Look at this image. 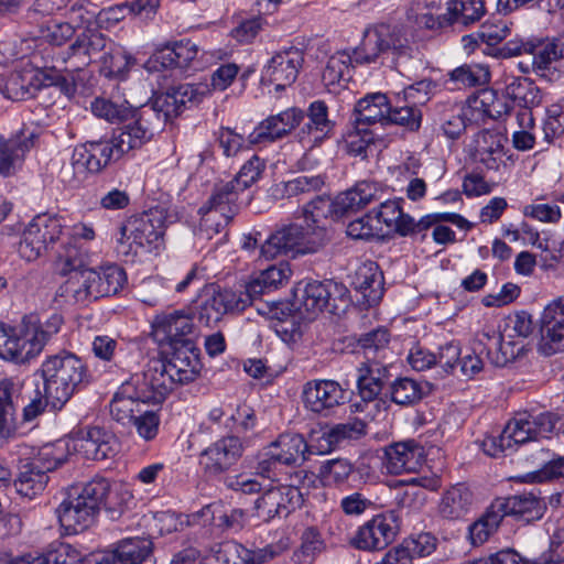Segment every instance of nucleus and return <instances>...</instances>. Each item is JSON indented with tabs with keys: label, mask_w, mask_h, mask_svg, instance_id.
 Returning a JSON list of instances; mask_svg holds the SVG:
<instances>
[{
	"label": "nucleus",
	"mask_w": 564,
	"mask_h": 564,
	"mask_svg": "<svg viewBox=\"0 0 564 564\" xmlns=\"http://www.w3.org/2000/svg\"><path fill=\"white\" fill-rule=\"evenodd\" d=\"M410 51L406 39L391 32L389 26L380 25L366 32L362 43L354 50L352 55L346 51L333 54L327 59L322 80L332 91L333 88L345 86L351 79L354 64H369L381 54H391L398 68L411 56Z\"/></svg>",
	"instance_id": "f257e3e1"
},
{
	"label": "nucleus",
	"mask_w": 564,
	"mask_h": 564,
	"mask_svg": "<svg viewBox=\"0 0 564 564\" xmlns=\"http://www.w3.org/2000/svg\"><path fill=\"white\" fill-rule=\"evenodd\" d=\"M44 393L52 408L61 410L70 398L90 382L85 361L70 351L48 356L42 364Z\"/></svg>",
	"instance_id": "f03ea898"
},
{
	"label": "nucleus",
	"mask_w": 564,
	"mask_h": 564,
	"mask_svg": "<svg viewBox=\"0 0 564 564\" xmlns=\"http://www.w3.org/2000/svg\"><path fill=\"white\" fill-rule=\"evenodd\" d=\"M111 494V486L107 479L90 480L56 509L61 525L74 534L88 529L95 522L101 508H113Z\"/></svg>",
	"instance_id": "7ed1b4c3"
},
{
	"label": "nucleus",
	"mask_w": 564,
	"mask_h": 564,
	"mask_svg": "<svg viewBox=\"0 0 564 564\" xmlns=\"http://www.w3.org/2000/svg\"><path fill=\"white\" fill-rule=\"evenodd\" d=\"M329 237L327 229L323 226L304 227L299 224L285 225L273 234L261 245L260 256L267 260L279 256L316 253L323 249Z\"/></svg>",
	"instance_id": "20e7f679"
},
{
	"label": "nucleus",
	"mask_w": 564,
	"mask_h": 564,
	"mask_svg": "<svg viewBox=\"0 0 564 564\" xmlns=\"http://www.w3.org/2000/svg\"><path fill=\"white\" fill-rule=\"evenodd\" d=\"M120 158L111 140L88 141L74 149L70 163L61 170L62 181L76 187L87 178L88 174L99 173L111 161Z\"/></svg>",
	"instance_id": "39448f33"
},
{
	"label": "nucleus",
	"mask_w": 564,
	"mask_h": 564,
	"mask_svg": "<svg viewBox=\"0 0 564 564\" xmlns=\"http://www.w3.org/2000/svg\"><path fill=\"white\" fill-rule=\"evenodd\" d=\"M295 301L297 310L311 319L325 310L336 314L348 304L349 292L343 283L334 280L311 281L296 289Z\"/></svg>",
	"instance_id": "423d86ee"
},
{
	"label": "nucleus",
	"mask_w": 564,
	"mask_h": 564,
	"mask_svg": "<svg viewBox=\"0 0 564 564\" xmlns=\"http://www.w3.org/2000/svg\"><path fill=\"white\" fill-rule=\"evenodd\" d=\"M63 224L56 216L36 215L23 231L18 252L26 261H34L43 256L63 234Z\"/></svg>",
	"instance_id": "0eeeda50"
},
{
	"label": "nucleus",
	"mask_w": 564,
	"mask_h": 564,
	"mask_svg": "<svg viewBox=\"0 0 564 564\" xmlns=\"http://www.w3.org/2000/svg\"><path fill=\"white\" fill-rule=\"evenodd\" d=\"M165 230V213L162 208H152L141 215L131 217L119 229L118 242L132 240L142 248L156 249L163 240Z\"/></svg>",
	"instance_id": "6e6552de"
},
{
	"label": "nucleus",
	"mask_w": 564,
	"mask_h": 564,
	"mask_svg": "<svg viewBox=\"0 0 564 564\" xmlns=\"http://www.w3.org/2000/svg\"><path fill=\"white\" fill-rule=\"evenodd\" d=\"M303 501L304 494L295 485L271 486L254 501V514L259 520L270 522L275 518L288 517Z\"/></svg>",
	"instance_id": "1a4fd4ad"
},
{
	"label": "nucleus",
	"mask_w": 564,
	"mask_h": 564,
	"mask_svg": "<svg viewBox=\"0 0 564 564\" xmlns=\"http://www.w3.org/2000/svg\"><path fill=\"white\" fill-rule=\"evenodd\" d=\"M160 120L148 109H139L133 119L115 130L111 142L117 153L123 154L141 149L160 130Z\"/></svg>",
	"instance_id": "9d476101"
},
{
	"label": "nucleus",
	"mask_w": 564,
	"mask_h": 564,
	"mask_svg": "<svg viewBox=\"0 0 564 564\" xmlns=\"http://www.w3.org/2000/svg\"><path fill=\"white\" fill-rule=\"evenodd\" d=\"M399 529L397 511L379 513L358 529L351 544L362 551H381L394 541Z\"/></svg>",
	"instance_id": "9b49d317"
},
{
	"label": "nucleus",
	"mask_w": 564,
	"mask_h": 564,
	"mask_svg": "<svg viewBox=\"0 0 564 564\" xmlns=\"http://www.w3.org/2000/svg\"><path fill=\"white\" fill-rule=\"evenodd\" d=\"M41 351V343L36 339L34 328L24 325V318L19 327L0 323V358L15 364H25Z\"/></svg>",
	"instance_id": "f8f14e48"
},
{
	"label": "nucleus",
	"mask_w": 564,
	"mask_h": 564,
	"mask_svg": "<svg viewBox=\"0 0 564 564\" xmlns=\"http://www.w3.org/2000/svg\"><path fill=\"white\" fill-rule=\"evenodd\" d=\"M554 429L551 413H540L536 416L527 413L519 414L507 423L499 436V447L505 449L512 444H524L538 438H546Z\"/></svg>",
	"instance_id": "ddd939ff"
},
{
	"label": "nucleus",
	"mask_w": 564,
	"mask_h": 564,
	"mask_svg": "<svg viewBox=\"0 0 564 564\" xmlns=\"http://www.w3.org/2000/svg\"><path fill=\"white\" fill-rule=\"evenodd\" d=\"M129 382L149 404H161L177 384L162 359L150 360L141 375L133 376Z\"/></svg>",
	"instance_id": "4468645a"
},
{
	"label": "nucleus",
	"mask_w": 564,
	"mask_h": 564,
	"mask_svg": "<svg viewBox=\"0 0 564 564\" xmlns=\"http://www.w3.org/2000/svg\"><path fill=\"white\" fill-rule=\"evenodd\" d=\"M109 41L107 36L97 29L87 28L80 32L75 41L68 46L65 53H62L59 58L63 64L74 59L70 67H64L66 72L80 70L88 66L90 63L96 62L106 51Z\"/></svg>",
	"instance_id": "2eb2a0df"
},
{
	"label": "nucleus",
	"mask_w": 564,
	"mask_h": 564,
	"mask_svg": "<svg viewBox=\"0 0 564 564\" xmlns=\"http://www.w3.org/2000/svg\"><path fill=\"white\" fill-rule=\"evenodd\" d=\"M242 453L243 444L238 436H225L200 453L199 465L207 476H219L236 465Z\"/></svg>",
	"instance_id": "dca6fc26"
},
{
	"label": "nucleus",
	"mask_w": 564,
	"mask_h": 564,
	"mask_svg": "<svg viewBox=\"0 0 564 564\" xmlns=\"http://www.w3.org/2000/svg\"><path fill=\"white\" fill-rule=\"evenodd\" d=\"M304 63V52L295 46L282 48L274 53L264 66L262 80L283 90L292 85Z\"/></svg>",
	"instance_id": "f3484780"
},
{
	"label": "nucleus",
	"mask_w": 564,
	"mask_h": 564,
	"mask_svg": "<svg viewBox=\"0 0 564 564\" xmlns=\"http://www.w3.org/2000/svg\"><path fill=\"white\" fill-rule=\"evenodd\" d=\"M306 410L327 416L347 401L345 389L334 380H312L305 383L302 392Z\"/></svg>",
	"instance_id": "a211bd4d"
},
{
	"label": "nucleus",
	"mask_w": 564,
	"mask_h": 564,
	"mask_svg": "<svg viewBox=\"0 0 564 564\" xmlns=\"http://www.w3.org/2000/svg\"><path fill=\"white\" fill-rule=\"evenodd\" d=\"M304 112L297 108H290L278 115H272L258 123L248 135L250 144L272 143L283 139L292 132L303 120Z\"/></svg>",
	"instance_id": "6ab92c4d"
},
{
	"label": "nucleus",
	"mask_w": 564,
	"mask_h": 564,
	"mask_svg": "<svg viewBox=\"0 0 564 564\" xmlns=\"http://www.w3.org/2000/svg\"><path fill=\"white\" fill-rule=\"evenodd\" d=\"M162 360L177 384L193 382L202 370L199 349L194 341L170 347V351Z\"/></svg>",
	"instance_id": "aec40b11"
},
{
	"label": "nucleus",
	"mask_w": 564,
	"mask_h": 564,
	"mask_svg": "<svg viewBox=\"0 0 564 564\" xmlns=\"http://www.w3.org/2000/svg\"><path fill=\"white\" fill-rule=\"evenodd\" d=\"M194 324L189 316L180 312L158 315L152 324V335L160 345L181 346L194 341Z\"/></svg>",
	"instance_id": "412c9836"
},
{
	"label": "nucleus",
	"mask_w": 564,
	"mask_h": 564,
	"mask_svg": "<svg viewBox=\"0 0 564 564\" xmlns=\"http://www.w3.org/2000/svg\"><path fill=\"white\" fill-rule=\"evenodd\" d=\"M249 304L242 292L238 294L229 289L218 290L200 304L197 318L200 324L209 327L218 323L225 314L241 312Z\"/></svg>",
	"instance_id": "4be33fe9"
},
{
	"label": "nucleus",
	"mask_w": 564,
	"mask_h": 564,
	"mask_svg": "<svg viewBox=\"0 0 564 564\" xmlns=\"http://www.w3.org/2000/svg\"><path fill=\"white\" fill-rule=\"evenodd\" d=\"M425 459V449L414 440L393 443L384 449V466L391 475L416 471Z\"/></svg>",
	"instance_id": "5701e85b"
},
{
	"label": "nucleus",
	"mask_w": 564,
	"mask_h": 564,
	"mask_svg": "<svg viewBox=\"0 0 564 564\" xmlns=\"http://www.w3.org/2000/svg\"><path fill=\"white\" fill-rule=\"evenodd\" d=\"M485 13L482 0H451L447 2V14L435 19L432 14H424V24L426 28H443L449 24H460L467 26Z\"/></svg>",
	"instance_id": "b1692460"
},
{
	"label": "nucleus",
	"mask_w": 564,
	"mask_h": 564,
	"mask_svg": "<svg viewBox=\"0 0 564 564\" xmlns=\"http://www.w3.org/2000/svg\"><path fill=\"white\" fill-rule=\"evenodd\" d=\"M76 447L88 459L104 460L118 453L119 442L110 431L100 426H91L82 431Z\"/></svg>",
	"instance_id": "393cba45"
},
{
	"label": "nucleus",
	"mask_w": 564,
	"mask_h": 564,
	"mask_svg": "<svg viewBox=\"0 0 564 564\" xmlns=\"http://www.w3.org/2000/svg\"><path fill=\"white\" fill-rule=\"evenodd\" d=\"M145 404H149V402L141 398V394L129 381H126L110 402V414L115 421L123 426L131 425Z\"/></svg>",
	"instance_id": "a878e982"
},
{
	"label": "nucleus",
	"mask_w": 564,
	"mask_h": 564,
	"mask_svg": "<svg viewBox=\"0 0 564 564\" xmlns=\"http://www.w3.org/2000/svg\"><path fill=\"white\" fill-rule=\"evenodd\" d=\"M291 269L288 263L280 262L260 272V274L246 285L242 292L249 305L261 295L278 290L288 283L291 276Z\"/></svg>",
	"instance_id": "bb28decb"
},
{
	"label": "nucleus",
	"mask_w": 564,
	"mask_h": 564,
	"mask_svg": "<svg viewBox=\"0 0 564 564\" xmlns=\"http://www.w3.org/2000/svg\"><path fill=\"white\" fill-rule=\"evenodd\" d=\"M498 329L500 338L499 350L503 355V359L500 360L499 356L496 355V366L508 361V347L512 348L516 345V338H525L533 332V322L530 314L519 312L506 316L499 323Z\"/></svg>",
	"instance_id": "cd10ccee"
},
{
	"label": "nucleus",
	"mask_w": 564,
	"mask_h": 564,
	"mask_svg": "<svg viewBox=\"0 0 564 564\" xmlns=\"http://www.w3.org/2000/svg\"><path fill=\"white\" fill-rule=\"evenodd\" d=\"M499 510L502 516H513L529 523L543 517L546 505L538 494L530 491L506 498Z\"/></svg>",
	"instance_id": "c85d7f7f"
},
{
	"label": "nucleus",
	"mask_w": 564,
	"mask_h": 564,
	"mask_svg": "<svg viewBox=\"0 0 564 564\" xmlns=\"http://www.w3.org/2000/svg\"><path fill=\"white\" fill-rule=\"evenodd\" d=\"M531 457L536 469L522 476V482L535 484L564 478V456H557L536 445Z\"/></svg>",
	"instance_id": "c756f323"
},
{
	"label": "nucleus",
	"mask_w": 564,
	"mask_h": 564,
	"mask_svg": "<svg viewBox=\"0 0 564 564\" xmlns=\"http://www.w3.org/2000/svg\"><path fill=\"white\" fill-rule=\"evenodd\" d=\"M378 189L375 184L360 182L350 189L339 193L335 198V219L356 213L376 202Z\"/></svg>",
	"instance_id": "7c9ffc66"
},
{
	"label": "nucleus",
	"mask_w": 564,
	"mask_h": 564,
	"mask_svg": "<svg viewBox=\"0 0 564 564\" xmlns=\"http://www.w3.org/2000/svg\"><path fill=\"white\" fill-rule=\"evenodd\" d=\"M474 501L470 488L465 484H456L443 494L438 512L444 519L459 520L470 512Z\"/></svg>",
	"instance_id": "2f4dec72"
},
{
	"label": "nucleus",
	"mask_w": 564,
	"mask_h": 564,
	"mask_svg": "<svg viewBox=\"0 0 564 564\" xmlns=\"http://www.w3.org/2000/svg\"><path fill=\"white\" fill-rule=\"evenodd\" d=\"M352 285L368 305L377 304L383 295V276L373 261H366L355 272Z\"/></svg>",
	"instance_id": "473e14b6"
},
{
	"label": "nucleus",
	"mask_w": 564,
	"mask_h": 564,
	"mask_svg": "<svg viewBox=\"0 0 564 564\" xmlns=\"http://www.w3.org/2000/svg\"><path fill=\"white\" fill-rule=\"evenodd\" d=\"M390 102L381 93L369 94L359 99L355 106V122L357 127L375 123L388 124Z\"/></svg>",
	"instance_id": "72a5a7b5"
},
{
	"label": "nucleus",
	"mask_w": 564,
	"mask_h": 564,
	"mask_svg": "<svg viewBox=\"0 0 564 564\" xmlns=\"http://www.w3.org/2000/svg\"><path fill=\"white\" fill-rule=\"evenodd\" d=\"M276 460L282 465L292 466L307 459L310 447L305 438L296 433H283L270 444Z\"/></svg>",
	"instance_id": "f704fd0d"
},
{
	"label": "nucleus",
	"mask_w": 564,
	"mask_h": 564,
	"mask_svg": "<svg viewBox=\"0 0 564 564\" xmlns=\"http://www.w3.org/2000/svg\"><path fill=\"white\" fill-rule=\"evenodd\" d=\"M22 384L13 378L0 380V435L9 436L14 431L15 411Z\"/></svg>",
	"instance_id": "c9c22d12"
},
{
	"label": "nucleus",
	"mask_w": 564,
	"mask_h": 564,
	"mask_svg": "<svg viewBox=\"0 0 564 564\" xmlns=\"http://www.w3.org/2000/svg\"><path fill=\"white\" fill-rule=\"evenodd\" d=\"M198 46L191 40H181L173 45H165L154 54V59L160 63L163 68H181L192 67L193 62L197 57Z\"/></svg>",
	"instance_id": "e433bc0d"
},
{
	"label": "nucleus",
	"mask_w": 564,
	"mask_h": 564,
	"mask_svg": "<svg viewBox=\"0 0 564 564\" xmlns=\"http://www.w3.org/2000/svg\"><path fill=\"white\" fill-rule=\"evenodd\" d=\"M69 279L64 284L65 294L70 297L74 303L87 305L89 302L99 299L95 294V270L83 269L69 274Z\"/></svg>",
	"instance_id": "4c0bfd02"
},
{
	"label": "nucleus",
	"mask_w": 564,
	"mask_h": 564,
	"mask_svg": "<svg viewBox=\"0 0 564 564\" xmlns=\"http://www.w3.org/2000/svg\"><path fill=\"white\" fill-rule=\"evenodd\" d=\"M153 542L148 536L127 538L118 542L112 557L121 564H142L152 554Z\"/></svg>",
	"instance_id": "58836bf2"
},
{
	"label": "nucleus",
	"mask_w": 564,
	"mask_h": 564,
	"mask_svg": "<svg viewBox=\"0 0 564 564\" xmlns=\"http://www.w3.org/2000/svg\"><path fill=\"white\" fill-rule=\"evenodd\" d=\"M386 371L378 362H362L358 368L357 388L364 401H373L381 393Z\"/></svg>",
	"instance_id": "ea45409f"
},
{
	"label": "nucleus",
	"mask_w": 564,
	"mask_h": 564,
	"mask_svg": "<svg viewBox=\"0 0 564 564\" xmlns=\"http://www.w3.org/2000/svg\"><path fill=\"white\" fill-rule=\"evenodd\" d=\"M527 53L532 56L533 72L542 77L552 68V64L561 58V45L555 41H529Z\"/></svg>",
	"instance_id": "a19ab883"
},
{
	"label": "nucleus",
	"mask_w": 564,
	"mask_h": 564,
	"mask_svg": "<svg viewBox=\"0 0 564 564\" xmlns=\"http://www.w3.org/2000/svg\"><path fill=\"white\" fill-rule=\"evenodd\" d=\"M32 145L31 138L20 135L6 139L0 134V176L8 177L14 174L17 163Z\"/></svg>",
	"instance_id": "79ce46f5"
},
{
	"label": "nucleus",
	"mask_w": 564,
	"mask_h": 564,
	"mask_svg": "<svg viewBox=\"0 0 564 564\" xmlns=\"http://www.w3.org/2000/svg\"><path fill=\"white\" fill-rule=\"evenodd\" d=\"M47 481L48 476L46 474L26 462L20 466L13 485L20 496L32 499L44 490Z\"/></svg>",
	"instance_id": "37998d69"
},
{
	"label": "nucleus",
	"mask_w": 564,
	"mask_h": 564,
	"mask_svg": "<svg viewBox=\"0 0 564 564\" xmlns=\"http://www.w3.org/2000/svg\"><path fill=\"white\" fill-rule=\"evenodd\" d=\"M87 262V252L75 240L68 239L57 251L56 268L61 275L88 269Z\"/></svg>",
	"instance_id": "c03bdc74"
},
{
	"label": "nucleus",
	"mask_w": 564,
	"mask_h": 564,
	"mask_svg": "<svg viewBox=\"0 0 564 564\" xmlns=\"http://www.w3.org/2000/svg\"><path fill=\"white\" fill-rule=\"evenodd\" d=\"M564 349V324L541 316L540 340L538 350L544 356H552Z\"/></svg>",
	"instance_id": "a18cd8bd"
},
{
	"label": "nucleus",
	"mask_w": 564,
	"mask_h": 564,
	"mask_svg": "<svg viewBox=\"0 0 564 564\" xmlns=\"http://www.w3.org/2000/svg\"><path fill=\"white\" fill-rule=\"evenodd\" d=\"M240 191L236 187V184L231 181L216 184L207 200V207L205 212H213L223 215L235 216L237 212V199Z\"/></svg>",
	"instance_id": "49530a36"
},
{
	"label": "nucleus",
	"mask_w": 564,
	"mask_h": 564,
	"mask_svg": "<svg viewBox=\"0 0 564 564\" xmlns=\"http://www.w3.org/2000/svg\"><path fill=\"white\" fill-rule=\"evenodd\" d=\"M307 118L308 121L302 128V132L315 133L314 141L323 140L334 128V122L328 119V108L324 101L312 102L308 107Z\"/></svg>",
	"instance_id": "de8ad7c7"
},
{
	"label": "nucleus",
	"mask_w": 564,
	"mask_h": 564,
	"mask_svg": "<svg viewBox=\"0 0 564 564\" xmlns=\"http://www.w3.org/2000/svg\"><path fill=\"white\" fill-rule=\"evenodd\" d=\"M95 294L99 297L117 294L127 280L123 269L116 264L102 268L100 272L95 271Z\"/></svg>",
	"instance_id": "09e8293b"
},
{
	"label": "nucleus",
	"mask_w": 564,
	"mask_h": 564,
	"mask_svg": "<svg viewBox=\"0 0 564 564\" xmlns=\"http://www.w3.org/2000/svg\"><path fill=\"white\" fill-rule=\"evenodd\" d=\"M354 471V465L347 458H333L323 462L318 477L325 486L344 484Z\"/></svg>",
	"instance_id": "8fccbe9b"
},
{
	"label": "nucleus",
	"mask_w": 564,
	"mask_h": 564,
	"mask_svg": "<svg viewBox=\"0 0 564 564\" xmlns=\"http://www.w3.org/2000/svg\"><path fill=\"white\" fill-rule=\"evenodd\" d=\"M335 200L326 196H317L307 203L303 208V217L308 227L324 226L328 217L335 218Z\"/></svg>",
	"instance_id": "3c124183"
},
{
	"label": "nucleus",
	"mask_w": 564,
	"mask_h": 564,
	"mask_svg": "<svg viewBox=\"0 0 564 564\" xmlns=\"http://www.w3.org/2000/svg\"><path fill=\"white\" fill-rule=\"evenodd\" d=\"M391 400L400 405H413L424 395L422 384L411 378H398L390 389Z\"/></svg>",
	"instance_id": "603ef678"
},
{
	"label": "nucleus",
	"mask_w": 564,
	"mask_h": 564,
	"mask_svg": "<svg viewBox=\"0 0 564 564\" xmlns=\"http://www.w3.org/2000/svg\"><path fill=\"white\" fill-rule=\"evenodd\" d=\"M66 460V451L61 443L45 444L37 451V454L28 460L34 467L47 475L55 470Z\"/></svg>",
	"instance_id": "864d4df0"
},
{
	"label": "nucleus",
	"mask_w": 564,
	"mask_h": 564,
	"mask_svg": "<svg viewBox=\"0 0 564 564\" xmlns=\"http://www.w3.org/2000/svg\"><path fill=\"white\" fill-rule=\"evenodd\" d=\"M422 118L421 108L413 104L405 102L395 107L390 105L388 124H397L410 132H416L421 128Z\"/></svg>",
	"instance_id": "5fc2aeb1"
},
{
	"label": "nucleus",
	"mask_w": 564,
	"mask_h": 564,
	"mask_svg": "<svg viewBox=\"0 0 564 564\" xmlns=\"http://www.w3.org/2000/svg\"><path fill=\"white\" fill-rule=\"evenodd\" d=\"M324 183V177L322 175H302L276 185L274 188V195L278 196L280 194L281 197H294L300 194L321 189Z\"/></svg>",
	"instance_id": "6e6d98bb"
},
{
	"label": "nucleus",
	"mask_w": 564,
	"mask_h": 564,
	"mask_svg": "<svg viewBox=\"0 0 564 564\" xmlns=\"http://www.w3.org/2000/svg\"><path fill=\"white\" fill-rule=\"evenodd\" d=\"M366 434V424L362 420L352 419L338 423L324 433L328 447L337 446L347 440H357Z\"/></svg>",
	"instance_id": "4d7b16f0"
},
{
	"label": "nucleus",
	"mask_w": 564,
	"mask_h": 564,
	"mask_svg": "<svg viewBox=\"0 0 564 564\" xmlns=\"http://www.w3.org/2000/svg\"><path fill=\"white\" fill-rule=\"evenodd\" d=\"M24 325L29 328H34L36 339L41 343V350L51 339V337L59 332L61 326L64 323L63 316L54 313L44 322H41L37 315L30 314L24 317Z\"/></svg>",
	"instance_id": "13d9d810"
},
{
	"label": "nucleus",
	"mask_w": 564,
	"mask_h": 564,
	"mask_svg": "<svg viewBox=\"0 0 564 564\" xmlns=\"http://www.w3.org/2000/svg\"><path fill=\"white\" fill-rule=\"evenodd\" d=\"M199 212L203 213L199 234L207 239H213L214 236L220 235L217 243L225 241L228 236L226 228L234 216L229 214L223 215L213 212H205V206L200 207Z\"/></svg>",
	"instance_id": "bf43d9fd"
},
{
	"label": "nucleus",
	"mask_w": 564,
	"mask_h": 564,
	"mask_svg": "<svg viewBox=\"0 0 564 564\" xmlns=\"http://www.w3.org/2000/svg\"><path fill=\"white\" fill-rule=\"evenodd\" d=\"M449 77L453 82L473 87L488 84L490 82L491 72L489 65H463L452 70Z\"/></svg>",
	"instance_id": "052dcab7"
},
{
	"label": "nucleus",
	"mask_w": 564,
	"mask_h": 564,
	"mask_svg": "<svg viewBox=\"0 0 564 564\" xmlns=\"http://www.w3.org/2000/svg\"><path fill=\"white\" fill-rule=\"evenodd\" d=\"M124 101L122 104H117L110 99L106 98H96L91 102V111L98 117L102 118L109 122L123 121L129 118L132 113V110Z\"/></svg>",
	"instance_id": "680f3d73"
},
{
	"label": "nucleus",
	"mask_w": 564,
	"mask_h": 564,
	"mask_svg": "<svg viewBox=\"0 0 564 564\" xmlns=\"http://www.w3.org/2000/svg\"><path fill=\"white\" fill-rule=\"evenodd\" d=\"M140 109L151 110L160 120V129L167 120L178 116L182 111L170 89L166 93L158 95L151 105H145Z\"/></svg>",
	"instance_id": "e2e57ef3"
},
{
	"label": "nucleus",
	"mask_w": 564,
	"mask_h": 564,
	"mask_svg": "<svg viewBox=\"0 0 564 564\" xmlns=\"http://www.w3.org/2000/svg\"><path fill=\"white\" fill-rule=\"evenodd\" d=\"M99 61L102 63V69L107 76H122L133 63V58L129 56L122 48L115 47L105 52Z\"/></svg>",
	"instance_id": "0e129e2a"
},
{
	"label": "nucleus",
	"mask_w": 564,
	"mask_h": 564,
	"mask_svg": "<svg viewBox=\"0 0 564 564\" xmlns=\"http://www.w3.org/2000/svg\"><path fill=\"white\" fill-rule=\"evenodd\" d=\"M138 435L144 441H152L156 437L160 427V415L158 410L149 409V404L139 412L132 421Z\"/></svg>",
	"instance_id": "69168bd1"
},
{
	"label": "nucleus",
	"mask_w": 564,
	"mask_h": 564,
	"mask_svg": "<svg viewBox=\"0 0 564 564\" xmlns=\"http://www.w3.org/2000/svg\"><path fill=\"white\" fill-rule=\"evenodd\" d=\"M347 235L355 240H371L379 238L381 227L379 220H376L370 214L350 221L346 230Z\"/></svg>",
	"instance_id": "338daca9"
},
{
	"label": "nucleus",
	"mask_w": 564,
	"mask_h": 564,
	"mask_svg": "<svg viewBox=\"0 0 564 564\" xmlns=\"http://www.w3.org/2000/svg\"><path fill=\"white\" fill-rule=\"evenodd\" d=\"M264 169V160L260 159L258 155H253L241 166L240 171L231 182L236 184V187L240 192H243L260 178Z\"/></svg>",
	"instance_id": "774afa93"
}]
</instances>
